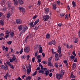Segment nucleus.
Listing matches in <instances>:
<instances>
[{
  "mask_svg": "<svg viewBox=\"0 0 80 80\" xmlns=\"http://www.w3.org/2000/svg\"><path fill=\"white\" fill-rule=\"evenodd\" d=\"M65 16V14L62 13L60 14V17H64Z\"/></svg>",
  "mask_w": 80,
  "mask_h": 80,
  "instance_id": "52",
  "label": "nucleus"
},
{
  "mask_svg": "<svg viewBox=\"0 0 80 80\" xmlns=\"http://www.w3.org/2000/svg\"><path fill=\"white\" fill-rule=\"evenodd\" d=\"M27 29H28V27L27 26H24L23 28V30L24 31H26Z\"/></svg>",
  "mask_w": 80,
  "mask_h": 80,
  "instance_id": "22",
  "label": "nucleus"
},
{
  "mask_svg": "<svg viewBox=\"0 0 80 80\" xmlns=\"http://www.w3.org/2000/svg\"><path fill=\"white\" fill-rule=\"evenodd\" d=\"M28 65V66L26 67V68H27V73L28 75H29L30 72H31V65H30V64H29Z\"/></svg>",
  "mask_w": 80,
  "mask_h": 80,
  "instance_id": "3",
  "label": "nucleus"
},
{
  "mask_svg": "<svg viewBox=\"0 0 80 80\" xmlns=\"http://www.w3.org/2000/svg\"><path fill=\"white\" fill-rule=\"evenodd\" d=\"M38 55V52H36L35 53V56L36 57H37V56Z\"/></svg>",
  "mask_w": 80,
  "mask_h": 80,
  "instance_id": "48",
  "label": "nucleus"
},
{
  "mask_svg": "<svg viewBox=\"0 0 80 80\" xmlns=\"http://www.w3.org/2000/svg\"><path fill=\"white\" fill-rule=\"evenodd\" d=\"M37 71H35L33 74H32V76H35V75H36L37 74Z\"/></svg>",
  "mask_w": 80,
  "mask_h": 80,
  "instance_id": "37",
  "label": "nucleus"
},
{
  "mask_svg": "<svg viewBox=\"0 0 80 80\" xmlns=\"http://www.w3.org/2000/svg\"><path fill=\"white\" fill-rule=\"evenodd\" d=\"M6 10H7V8L5 7L3 8V10L5 12V11H6Z\"/></svg>",
  "mask_w": 80,
  "mask_h": 80,
  "instance_id": "63",
  "label": "nucleus"
},
{
  "mask_svg": "<svg viewBox=\"0 0 80 80\" xmlns=\"http://www.w3.org/2000/svg\"><path fill=\"white\" fill-rule=\"evenodd\" d=\"M7 74H6L5 76H4L5 79H7Z\"/></svg>",
  "mask_w": 80,
  "mask_h": 80,
  "instance_id": "57",
  "label": "nucleus"
},
{
  "mask_svg": "<svg viewBox=\"0 0 80 80\" xmlns=\"http://www.w3.org/2000/svg\"><path fill=\"white\" fill-rule=\"evenodd\" d=\"M10 49L11 50V52L12 53H14V51H13V50L12 48H11Z\"/></svg>",
  "mask_w": 80,
  "mask_h": 80,
  "instance_id": "56",
  "label": "nucleus"
},
{
  "mask_svg": "<svg viewBox=\"0 0 80 80\" xmlns=\"http://www.w3.org/2000/svg\"><path fill=\"white\" fill-rule=\"evenodd\" d=\"M12 43V41H10L7 42V43L8 45H10Z\"/></svg>",
  "mask_w": 80,
  "mask_h": 80,
  "instance_id": "43",
  "label": "nucleus"
},
{
  "mask_svg": "<svg viewBox=\"0 0 80 80\" xmlns=\"http://www.w3.org/2000/svg\"><path fill=\"white\" fill-rule=\"evenodd\" d=\"M10 33V32L8 31V30H7V31H6V34H8H8H9V33Z\"/></svg>",
  "mask_w": 80,
  "mask_h": 80,
  "instance_id": "42",
  "label": "nucleus"
},
{
  "mask_svg": "<svg viewBox=\"0 0 80 80\" xmlns=\"http://www.w3.org/2000/svg\"><path fill=\"white\" fill-rule=\"evenodd\" d=\"M58 53H61V50H58Z\"/></svg>",
  "mask_w": 80,
  "mask_h": 80,
  "instance_id": "64",
  "label": "nucleus"
},
{
  "mask_svg": "<svg viewBox=\"0 0 80 80\" xmlns=\"http://www.w3.org/2000/svg\"><path fill=\"white\" fill-rule=\"evenodd\" d=\"M62 23H59L58 24V27H60L61 26H62Z\"/></svg>",
  "mask_w": 80,
  "mask_h": 80,
  "instance_id": "44",
  "label": "nucleus"
},
{
  "mask_svg": "<svg viewBox=\"0 0 80 80\" xmlns=\"http://www.w3.org/2000/svg\"><path fill=\"white\" fill-rule=\"evenodd\" d=\"M56 6H57V5L55 4H53V8H52L53 10H55L56 9Z\"/></svg>",
  "mask_w": 80,
  "mask_h": 80,
  "instance_id": "28",
  "label": "nucleus"
},
{
  "mask_svg": "<svg viewBox=\"0 0 80 80\" xmlns=\"http://www.w3.org/2000/svg\"><path fill=\"white\" fill-rule=\"evenodd\" d=\"M41 60L42 59H41V58L39 59L38 61V63H40V62H41Z\"/></svg>",
  "mask_w": 80,
  "mask_h": 80,
  "instance_id": "47",
  "label": "nucleus"
},
{
  "mask_svg": "<svg viewBox=\"0 0 80 80\" xmlns=\"http://www.w3.org/2000/svg\"><path fill=\"white\" fill-rule=\"evenodd\" d=\"M68 62V61L67 60H65L63 61L64 63H67V62Z\"/></svg>",
  "mask_w": 80,
  "mask_h": 80,
  "instance_id": "58",
  "label": "nucleus"
},
{
  "mask_svg": "<svg viewBox=\"0 0 80 80\" xmlns=\"http://www.w3.org/2000/svg\"><path fill=\"white\" fill-rule=\"evenodd\" d=\"M45 73H44L43 74H45L46 76H48V75H49V73H50V72L49 71H45Z\"/></svg>",
  "mask_w": 80,
  "mask_h": 80,
  "instance_id": "14",
  "label": "nucleus"
},
{
  "mask_svg": "<svg viewBox=\"0 0 80 80\" xmlns=\"http://www.w3.org/2000/svg\"><path fill=\"white\" fill-rule=\"evenodd\" d=\"M0 23L1 25L2 26H3L4 25L3 21H2V20L0 21Z\"/></svg>",
  "mask_w": 80,
  "mask_h": 80,
  "instance_id": "29",
  "label": "nucleus"
},
{
  "mask_svg": "<svg viewBox=\"0 0 80 80\" xmlns=\"http://www.w3.org/2000/svg\"><path fill=\"white\" fill-rule=\"evenodd\" d=\"M48 66H52V62H48Z\"/></svg>",
  "mask_w": 80,
  "mask_h": 80,
  "instance_id": "31",
  "label": "nucleus"
},
{
  "mask_svg": "<svg viewBox=\"0 0 80 80\" xmlns=\"http://www.w3.org/2000/svg\"><path fill=\"white\" fill-rule=\"evenodd\" d=\"M41 56L40 55H39L37 57V59H38V58H40Z\"/></svg>",
  "mask_w": 80,
  "mask_h": 80,
  "instance_id": "62",
  "label": "nucleus"
},
{
  "mask_svg": "<svg viewBox=\"0 0 80 80\" xmlns=\"http://www.w3.org/2000/svg\"><path fill=\"white\" fill-rule=\"evenodd\" d=\"M6 63H7V64L8 65V66H9V67H10V66L12 65V64H11V63L9 61L7 62Z\"/></svg>",
  "mask_w": 80,
  "mask_h": 80,
  "instance_id": "27",
  "label": "nucleus"
},
{
  "mask_svg": "<svg viewBox=\"0 0 80 80\" xmlns=\"http://www.w3.org/2000/svg\"><path fill=\"white\" fill-rule=\"evenodd\" d=\"M75 67H76V64L75 63L73 64L72 66V70H74Z\"/></svg>",
  "mask_w": 80,
  "mask_h": 80,
  "instance_id": "21",
  "label": "nucleus"
},
{
  "mask_svg": "<svg viewBox=\"0 0 80 80\" xmlns=\"http://www.w3.org/2000/svg\"><path fill=\"white\" fill-rule=\"evenodd\" d=\"M26 80H31V77L30 76H28V77L26 78Z\"/></svg>",
  "mask_w": 80,
  "mask_h": 80,
  "instance_id": "35",
  "label": "nucleus"
},
{
  "mask_svg": "<svg viewBox=\"0 0 80 80\" xmlns=\"http://www.w3.org/2000/svg\"><path fill=\"white\" fill-rule=\"evenodd\" d=\"M10 15H11L10 13H8L7 15V18H9L10 17Z\"/></svg>",
  "mask_w": 80,
  "mask_h": 80,
  "instance_id": "26",
  "label": "nucleus"
},
{
  "mask_svg": "<svg viewBox=\"0 0 80 80\" xmlns=\"http://www.w3.org/2000/svg\"><path fill=\"white\" fill-rule=\"evenodd\" d=\"M5 1L3 0L2 1V5H4V4H5Z\"/></svg>",
  "mask_w": 80,
  "mask_h": 80,
  "instance_id": "46",
  "label": "nucleus"
},
{
  "mask_svg": "<svg viewBox=\"0 0 80 80\" xmlns=\"http://www.w3.org/2000/svg\"><path fill=\"white\" fill-rule=\"evenodd\" d=\"M72 54L73 55H74V56H76V54H75V51H74L72 52Z\"/></svg>",
  "mask_w": 80,
  "mask_h": 80,
  "instance_id": "61",
  "label": "nucleus"
},
{
  "mask_svg": "<svg viewBox=\"0 0 80 80\" xmlns=\"http://www.w3.org/2000/svg\"><path fill=\"white\" fill-rule=\"evenodd\" d=\"M38 22H39V19H38L34 23V25H37V24Z\"/></svg>",
  "mask_w": 80,
  "mask_h": 80,
  "instance_id": "16",
  "label": "nucleus"
},
{
  "mask_svg": "<svg viewBox=\"0 0 80 80\" xmlns=\"http://www.w3.org/2000/svg\"><path fill=\"white\" fill-rule=\"evenodd\" d=\"M24 50L25 52L26 53H29V52H30V48H29V47L28 46H27L25 47V48L24 49Z\"/></svg>",
  "mask_w": 80,
  "mask_h": 80,
  "instance_id": "5",
  "label": "nucleus"
},
{
  "mask_svg": "<svg viewBox=\"0 0 80 80\" xmlns=\"http://www.w3.org/2000/svg\"><path fill=\"white\" fill-rule=\"evenodd\" d=\"M39 53H42V52H43V50H42V47H40L39 49Z\"/></svg>",
  "mask_w": 80,
  "mask_h": 80,
  "instance_id": "15",
  "label": "nucleus"
},
{
  "mask_svg": "<svg viewBox=\"0 0 80 80\" xmlns=\"http://www.w3.org/2000/svg\"><path fill=\"white\" fill-rule=\"evenodd\" d=\"M54 66L56 67V68H58V63L56 62L54 65Z\"/></svg>",
  "mask_w": 80,
  "mask_h": 80,
  "instance_id": "33",
  "label": "nucleus"
},
{
  "mask_svg": "<svg viewBox=\"0 0 80 80\" xmlns=\"http://www.w3.org/2000/svg\"><path fill=\"white\" fill-rule=\"evenodd\" d=\"M36 17H37V15H36L32 18V19H35Z\"/></svg>",
  "mask_w": 80,
  "mask_h": 80,
  "instance_id": "59",
  "label": "nucleus"
},
{
  "mask_svg": "<svg viewBox=\"0 0 80 80\" xmlns=\"http://www.w3.org/2000/svg\"><path fill=\"white\" fill-rule=\"evenodd\" d=\"M42 63H43V64H44V65H47V62L45 61H42Z\"/></svg>",
  "mask_w": 80,
  "mask_h": 80,
  "instance_id": "40",
  "label": "nucleus"
},
{
  "mask_svg": "<svg viewBox=\"0 0 80 80\" xmlns=\"http://www.w3.org/2000/svg\"><path fill=\"white\" fill-rule=\"evenodd\" d=\"M4 34H3V33H2L0 35V37H3L4 36Z\"/></svg>",
  "mask_w": 80,
  "mask_h": 80,
  "instance_id": "54",
  "label": "nucleus"
},
{
  "mask_svg": "<svg viewBox=\"0 0 80 80\" xmlns=\"http://www.w3.org/2000/svg\"><path fill=\"white\" fill-rule=\"evenodd\" d=\"M29 37V36H28L25 39V42L27 43V40H28V38Z\"/></svg>",
  "mask_w": 80,
  "mask_h": 80,
  "instance_id": "39",
  "label": "nucleus"
},
{
  "mask_svg": "<svg viewBox=\"0 0 80 80\" xmlns=\"http://www.w3.org/2000/svg\"><path fill=\"white\" fill-rule=\"evenodd\" d=\"M75 3H76V2H74V1H72V5H73L72 7L74 8H75L76 6V4H75Z\"/></svg>",
  "mask_w": 80,
  "mask_h": 80,
  "instance_id": "20",
  "label": "nucleus"
},
{
  "mask_svg": "<svg viewBox=\"0 0 80 80\" xmlns=\"http://www.w3.org/2000/svg\"><path fill=\"white\" fill-rule=\"evenodd\" d=\"M9 61H10L11 63H12L13 62H15V63L17 62V60H16V57L14 55H13L12 59H9Z\"/></svg>",
  "mask_w": 80,
  "mask_h": 80,
  "instance_id": "2",
  "label": "nucleus"
},
{
  "mask_svg": "<svg viewBox=\"0 0 80 80\" xmlns=\"http://www.w3.org/2000/svg\"><path fill=\"white\" fill-rule=\"evenodd\" d=\"M10 35L11 37H13V36H14V32H11L10 33Z\"/></svg>",
  "mask_w": 80,
  "mask_h": 80,
  "instance_id": "34",
  "label": "nucleus"
},
{
  "mask_svg": "<svg viewBox=\"0 0 80 80\" xmlns=\"http://www.w3.org/2000/svg\"><path fill=\"white\" fill-rule=\"evenodd\" d=\"M74 60V62H77V58H75L74 59H73Z\"/></svg>",
  "mask_w": 80,
  "mask_h": 80,
  "instance_id": "49",
  "label": "nucleus"
},
{
  "mask_svg": "<svg viewBox=\"0 0 80 80\" xmlns=\"http://www.w3.org/2000/svg\"><path fill=\"white\" fill-rule=\"evenodd\" d=\"M18 3L20 5H22L24 3V2H23L22 0H18Z\"/></svg>",
  "mask_w": 80,
  "mask_h": 80,
  "instance_id": "11",
  "label": "nucleus"
},
{
  "mask_svg": "<svg viewBox=\"0 0 80 80\" xmlns=\"http://www.w3.org/2000/svg\"><path fill=\"white\" fill-rule=\"evenodd\" d=\"M33 22H32L29 24V26L31 27V28L33 27H35V25H33Z\"/></svg>",
  "mask_w": 80,
  "mask_h": 80,
  "instance_id": "12",
  "label": "nucleus"
},
{
  "mask_svg": "<svg viewBox=\"0 0 80 80\" xmlns=\"http://www.w3.org/2000/svg\"><path fill=\"white\" fill-rule=\"evenodd\" d=\"M7 62H4V65H1L0 66L1 68H2V69H3V70H7L8 69V66L7 65Z\"/></svg>",
  "mask_w": 80,
  "mask_h": 80,
  "instance_id": "1",
  "label": "nucleus"
},
{
  "mask_svg": "<svg viewBox=\"0 0 80 80\" xmlns=\"http://www.w3.org/2000/svg\"><path fill=\"white\" fill-rule=\"evenodd\" d=\"M8 8L9 9H10L11 7V6L12 5V4H11V3L9 2L8 3Z\"/></svg>",
  "mask_w": 80,
  "mask_h": 80,
  "instance_id": "24",
  "label": "nucleus"
},
{
  "mask_svg": "<svg viewBox=\"0 0 80 80\" xmlns=\"http://www.w3.org/2000/svg\"><path fill=\"white\" fill-rule=\"evenodd\" d=\"M54 53L55 55V57L56 58H58V54L57 53V52H54Z\"/></svg>",
  "mask_w": 80,
  "mask_h": 80,
  "instance_id": "25",
  "label": "nucleus"
},
{
  "mask_svg": "<svg viewBox=\"0 0 80 80\" xmlns=\"http://www.w3.org/2000/svg\"><path fill=\"white\" fill-rule=\"evenodd\" d=\"M26 58V57L25 56H22L21 57V58H22V59H25Z\"/></svg>",
  "mask_w": 80,
  "mask_h": 80,
  "instance_id": "50",
  "label": "nucleus"
},
{
  "mask_svg": "<svg viewBox=\"0 0 80 80\" xmlns=\"http://www.w3.org/2000/svg\"><path fill=\"white\" fill-rule=\"evenodd\" d=\"M50 18V16L48 15H46L43 17V19L45 22L47 21Z\"/></svg>",
  "mask_w": 80,
  "mask_h": 80,
  "instance_id": "4",
  "label": "nucleus"
},
{
  "mask_svg": "<svg viewBox=\"0 0 80 80\" xmlns=\"http://www.w3.org/2000/svg\"><path fill=\"white\" fill-rule=\"evenodd\" d=\"M75 56H73V55H71L70 56V58H71V60H72L73 59H74V58H75Z\"/></svg>",
  "mask_w": 80,
  "mask_h": 80,
  "instance_id": "36",
  "label": "nucleus"
},
{
  "mask_svg": "<svg viewBox=\"0 0 80 80\" xmlns=\"http://www.w3.org/2000/svg\"><path fill=\"white\" fill-rule=\"evenodd\" d=\"M52 75H53L52 73H51L49 74V77H52Z\"/></svg>",
  "mask_w": 80,
  "mask_h": 80,
  "instance_id": "60",
  "label": "nucleus"
},
{
  "mask_svg": "<svg viewBox=\"0 0 80 80\" xmlns=\"http://www.w3.org/2000/svg\"><path fill=\"white\" fill-rule=\"evenodd\" d=\"M60 74H61L62 76H63V75H64V73H65V71L63 70H61L60 71Z\"/></svg>",
  "mask_w": 80,
  "mask_h": 80,
  "instance_id": "10",
  "label": "nucleus"
},
{
  "mask_svg": "<svg viewBox=\"0 0 80 80\" xmlns=\"http://www.w3.org/2000/svg\"><path fill=\"white\" fill-rule=\"evenodd\" d=\"M10 73H8V72L6 74H7V77H8V78H10V77L11 76L10 75Z\"/></svg>",
  "mask_w": 80,
  "mask_h": 80,
  "instance_id": "32",
  "label": "nucleus"
},
{
  "mask_svg": "<svg viewBox=\"0 0 80 80\" xmlns=\"http://www.w3.org/2000/svg\"><path fill=\"white\" fill-rule=\"evenodd\" d=\"M23 25H21L18 26V29L19 31H21L22 30L23 28Z\"/></svg>",
  "mask_w": 80,
  "mask_h": 80,
  "instance_id": "13",
  "label": "nucleus"
},
{
  "mask_svg": "<svg viewBox=\"0 0 80 80\" xmlns=\"http://www.w3.org/2000/svg\"><path fill=\"white\" fill-rule=\"evenodd\" d=\"M52 44H53V45H55V41L54 40H52Z\"/></svg>",
  "mask_w": 80,
  "mask_h": 80,
  "instance_id": "41",
  "label": "nucleus"
},
{
  "mask_svg": "<svg viewBox=\"0 0 80 80\" xmlns=\"http://www.w3.org/2000/svg\"><path fill=\"white\" fill-rule=\"evenodd\" d=\"M54 70H55L54 69H51L50 70V72H53V71H54Z\"/></svg>",
  "mask_w": 80,
  "mask_h": 80,
  "instance_id": "55",
  "label": "nucleus"
},
{
  "mask_svg": "<svg viewBox=\"0 0 80 80\" xmlns=\"http://www.w3.org/2000/svg\"><path fill=\"white\" fill-rule=\"evenodd\" d=\"M35 58L34 57L32 59V61L33 63H34L35 62Z\"/></svg>",
  "mask_w": 80,
  "mask_h": 80,
  "instance_id": "38",
  "label": "nucleus"
},
{
  "mask_svg": "<svg viewBox=\"0 0 80 80\" xmlns=\"http://www.w3.org/2000/svg\"><path fill=\"white\" fill-rule=\"evenodd\" d=\"M14 5H18V1H15V2H14Z\"/></svg>",
  "mask_w": 80,
  "mask_h": 80,
  "instance_id": "51",
  "label": "nucleus"
},
{
  "mask_svg": "<svg viewBox=\"0 0 80 80\" xmlns=\"http://www.w3.org/2000/svg\"><path fill=\"white\" fill-rule=\"evenodd\" d=\"M39 27H40V26L39 25H37L35 28L34 30H38V28Z\"/></svg>",
  "mask_w": 80,
  "mask_h": 80,
  "instance_id": "23",
  "label": "nucleus"
},
{
  "mask_svg": "<svg viewBox=\"0 0 80 80\" xmlns=\"http://www.w3.org/2000/svg\"><path fill=\"white\" fill-rule=\"evenodd\" d=\"M16 23L17 24H21L22 22L21 21V20L20 19H17L16 20Z\"/></svg>",
  "mask_w": 80,
  "mask_h": 80,
  "instance_id": "8",
  "label": "nucleus"
},
{
  "mask_svg": "<svg viewBox=\"0 0 80 80\" xmlns=\"http://www.w3.org/2000/svg\"><path fill=\"white\" fill-rule=\"evenodd\" d=\"M70 77L72 78H75V76L73 74V72H71Z\"/></svg>",
  "mask_w": 80,
  "mask_h": 80,
  "instance_id": "18",
  "label": "nucleus"
},
{
  "mask_svg": "<svg viewBox=\"0 0 80 80\" xmlns=\"http://www.w3.org/2000/svg\"><path fill=\"white\" fill-rule=\"evenodd\" d=\"M39 73H42V74H43V72H45V71H43V70H39V71L38 72Z\"/></svg>",
  "mask_w": 80,
  "mask_h": 80,
  "instance_id": "19",
  "label": "nucleus"
},
{
  "mask_svg": "<svg viewBox=\"0 0 80 80\" xmlns=\"http://www.w3.org/2000/svg\"><path fill=\"white\" fill-rule=\"evenodd\" d=\"M62 77L63 76L60 74H57L56 75V78L58 80H60L61 78V77Z\"/></svg>",
  "mask_w": 80,
  "mask_h": 80,
  "instance_id": "7",
  "label": "nucleus"
},
{
  "mask_svg": "<svg viewBox=\"0 0 80 80\" xmlns=\"http://www.w3.org/2000/svg\"><path fill=\"white\" fill-rule=\"evenodd\" d=\"M50 11V9L49 8H46L44 9V12L46 14H48V13Z\"/></svg>",
  "mask_w": 80,
  "mask_h": 80,
  "instance_id": "9",
  "label": "nucleus"
},
{
  "mask_svg": "<svg viewBox=\"0 0 80 80\" xmlns=\"http://www.w3.org/2000/svg\"><path fill=\"white\" fill-rule=\"evenodd\" d=\"M65 19H68V14H66L65 15Z\"/></svg>",
  "mask_w": 80,
  "mask_h": 80,
  "instance_id": "53",
  "label": "nucleus"
},
{
  "mask_svg": "<svg viewBox=\"0 0 80 80\" xmlns=\"http://www.w3.org/2000/svg\"><path fill=\"white\" fill-rule=\"evenodd\" d=\"M78 38H76V39H75L74 42V43H77L78 42Z\"/></svg>",
  "mask_w": 80,
  "mask_h": 80,
  "instance_id": "30",
  "label": "nucleus"
},
{
  "mask_svg": "<svg viewBox=\"0 0 80 80\" xmlns=\"http://www.w3.org/2000/svg\"><path fill=\"white\" fill-rule=\"evenodd\" d=\"M46 38L49 39L50 38V34L49 33H48L46 36Z\"/></svg>",
  "mask_w": 80,
  "mask_h": 80,
  "instance_id": "17",
  "label": "nucleus"
},
{
  "mask_svg": "<svg viewBox=\"0 0 80 80\" xmlns=\"http://www.w3.org/2000/svg\"><path fill=\"white\" fill-rule=\"evenodd\" d=\"M20 10V12H22V13H25V8L22 7H20L18 8Z\"/></svg>",
  "mask_w": 80,
  "mask_h": 80,
  "instance_id": "6",
  "label": "nucleus"
},
{
  "mask_svg": "<svg viewBox=\"0 0 80 80\" xmlns=\"http://www.w3.org/2000/svg\"><path fill=\"white\" fill-rule=\"evenodd\" d=\"M27 60H29V58H30V55H28L27 56Z\"/></svg>",
  "mask_w": 80,
  "mask_h": 80,
  "instance_id": "45",
  "label": "nucleus"
}]
</instances>
